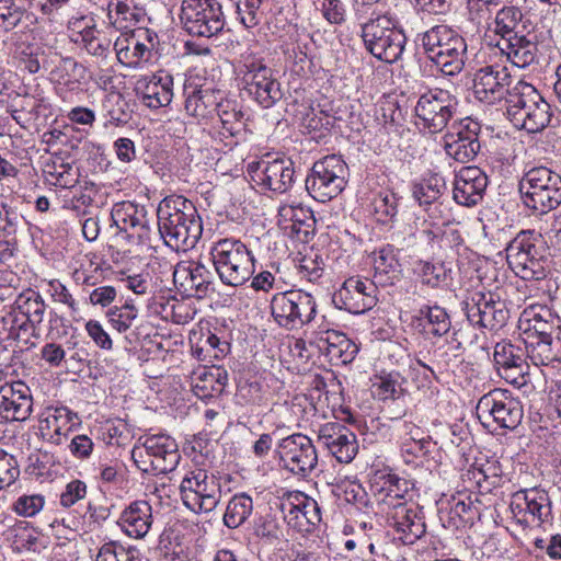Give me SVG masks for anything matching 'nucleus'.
<instances>
[{"label":"nucleus","mask_w":561,"mask_h":561,"mask_svg":"<svg viewBox=\"0 0 561 561\" xmlns=\"http://www.w3.org/2000/svg\"><path fill=\"white\" fill-rule=\"evenodd\" d=\"M87 495V484L81 480H72L67 483L65 490L60 494V504L64 507H70Z\"/></svg>","instance_id":"nucleus-56"},{"label":"nucleus","mask_w":561,"mask_h":561,"mask_svg":"<svg viewBox=\"0 0 561 561\" xmlns=\"http://www.w3.org/2000/svg\"><path fill=\"white\" fill-rule=\"evenodd\" d=\"M33 411L30 388L23 381L4 383L0 387V414L12 421H25Z\"/></svg>","instance_id":"nucleus-25"},{"label":"nucleus","mask_w":561,"mask_h":561,"mask_svg":"<svg viewBox=\"0 0 561 561\" xmlns=\"http://www.w3.org/2000/svg\"><path fill=\"white\" fill-rule=\"evenodd\" d=\"M249 171L253 173V180L266 190L284 194L295 183L294 163L288 158L262 159L249 164Z\"/></svg>","instance_id":"nucleus-19"},{"label":"nucleus","mask_w":561,"mask_h":561,"mask_svg":"<svg viewBox=\"0 0 561 561\" xmlns=\"http://www.w3.org/2000/svg\"><path fill=\"white\" fill-rule=\"evenodd\" d=\"M382 483H375L373 485L375 495L377 496L378 505L381 513L386 510H392L394 506H401L409 503L404 500V494L408 492V481L400 479L396 474H386L381 477Z\"/></svg>","instance_id":"nucleus-39"},{"label":"nucleus","mask_w":561,"mask_h":561,"mask_svg":"<svg viewBox=\"0 0 561 561\" xmlns=\"http://www.w3.org/2000/svg\"><path fill=\"white\" fill-rule=\"evenodd\" d=\"M144 449L151 459V466L160 472L175 469L180 454L176 442L168 435H152L146 438Z\"/></svg>","instance_id":"nucleus-33"},{"label":"nucleus","mask_w":561,"mask_h":561,"mask_svg":"<svg viewBox=\"0 0 561 561\" xmlns=\"http://www.w3.org/2000/svg\"><path fill=\"white\" fill-rule=\"evenodd\" d=\"M26 225L22 214L8 203H0V233L3 238L16 239L18 232Z\"/></svg>","instance_id":"nucleus-49"},{"label":"nucleus","mask_w":561,"mask_h":561,"mask_svg":"<svg viewBox=\"0 0 561 561\" xmlns=\"http://www.w3.org/2000/svg\"><path fill=\"white\" fill-rule=\"evenodd\" d=\"M528 358L536 366H548L561 360V343L559 340L525 339Z\"/></svg>","instance_id":"nucleus-42"},{"label":"nucleus","mask_w":561,"mask_h":561,"mask_svg":"<svg viewBox=\"0 0 561 561\" xmlns=\"http://www.w3.org/2000/svg\"><path fill=\"white\" fill-rule=\"evenodd\" d=\"M449 343L456 351L455 357H460L467 351L473 354L481 353L486 357L490 355L485 331L478 322H472L468 319L467 322L461 323L459 328L454 330Z\"/></svg>","instance_id":"nucleus-34"},{"label":"nucleus","mask_w":561,"mask_h":561,"mask_svg":"<svg viewBox=\"0 0 561 561\" xmlns=\"http://www.w3.org/2000/svg\"><path fill=\"white\" fill-rule=\"evenodd\" d=\"M364 46L375 58L387 64L401 59L407 36L398 21L388 14L370 18L362 25Z\"/></svg>","instance_id":"nucleus-4"},{"label":"nucleus","mask_w":561,"mask_h":561,"mask_svg":"<svg viewBox=\"0 0 561 561\" xmlns=\"http://www.w3.org/2000/svg\"><path fill=\"white\" fill-rule=\"evenodd\" d=\"M556 318L551 311L543 307H530L526 309L520 318V328L526 339H549L556 328Z\"/></svg>","instance_id":"nucleus-38"},{"label":"nucleus","mask_w":561,"mask_h":561,"mask_svg":"<svg viewBox=\"0 0 561 561\" xmlns=\"http://www.w3.org/2000/svg\"><path fill=\"white\" fill-rule=\"evenodd\" d=\"M542 236L535 230L520 231L506 247V259L510 265L528 270L541 254Z\"/></svg>","instance_id":"nucleus-32"},{"label":"nucleus","mask_w":561,"mask_h":561,"mask_svg":"<svg viewBox=\"0 0 561 561\" xmlns=\"http://www.w3.org/2000/svg\"><path fill=\"white\" fill-rule=\"evenodd\" d=\"M183 504L194 513L213 512L221 499V483L214 474L196 468L186 472L180 484Z\"/></svg>","instance_id":"nucleus-9"},{"label":"nucleus","mask_w":561,"mask_h":561,"mask_svg":"<svg viewBox=\"0 0 561 561\" xmlns=\"http://www.w3.org/2000/svg\"><path fill=\"white\" fill-rule=\"evenodd\" d=\"M110 316L114 328L124 332L130 327L131 321L137 317V312L135 308H130L128 312L115 308L110 311Z\"/></svg>","instance_id":"nucleus-60"},{"label":"nucleus","mask_w":561,"mask_h":561,"mask_svg":"<svg viewBox=\"0 0 561 561\" xmlns=\"http://www.w3.org/2000/svg\"><path fill=\"white\" fill-rule=\"evenodd\" d=\"M180 19L183 28L196 37L210 38L225 26L222 7L218 0H184Z\"/></svg>","instance_id":"nucleus-10"},{"label":"nucleus","mask_w":561,"mask_h":561,"mask_svg":"<svg viewBox=\"0 0 561 561\" xmlns=\"http://www.w3.org/2000/svg\"><path fill=\"white\" fill-rule=\"evenodd\" d=\"M476 413L484 427L515 430L522 422V403L507 390L493 389L483 394L476 407Z\"/></svg>","instance_id":"nucleus-6"},{"label":"nucleus","mask_w":561,"mask_h":561,"mask_svg":"<svg viewBox=\"0 0 561 561\" xmlns=\"http://www.w3.org/2000/svg\"><path fill=\"white\" fill-rule=\"evenodd\" d=\"M72 41L81 45L88 54L102 58L108 55L112 45L111 38L99 31L95 25L85 26L75 35Z\"/></svg>","instance_id":"nucleus-45"},{"label":"nucleus","mask_w":561,"mask_h":561,"mask_svg":"<svg viewBox=\"0 0 561 561\" xmlns=\"http://www.w3.org/2000/svg\"><path fill=\"white\" fill-rule=\"evenodd\" d=\"M321 13L330 24L341 25L346 21V8L342 0H323Z\"/></svg>","instance_id":"nucleus-55"},{"label":"nucleus","mask_w":561,"mask_h":561,"mask_svg":"<svg viewBox=\"0 0 561 561\" xmlns=\"http://www.w3.org/2000/svg\"><path fill=\"white\" fill-rule=\"evenodd\" d=\"M215 114L219 117L221 126L214 133L213 138L222 142L225 147L232 148L238 144L237 138L244 131L243 112L236 101L222 96Z\"/></svg>","instance_id":"nucleus-30"},{"label":"nucleus","mask_w":561,"mask_h":561,"mask_svg":"<svg viewBox=\"0 0 561 561\" xmlns=\"http://www.w3.org/2000/svg\"><path fill=\"white\" fill-rule=\"evenodd\" d=\"M425 318L431 325L428 332L435 336H443L450 330L449 316L438 306L427 307Z\"/></svg>","instance_id":"nucleus-52"},{"label":"nucleus","mask_w":561,"mask_h":561,"mask_svg":"<svg viewBox=\"0 0 561 561\" xmlns=\"http://www.w3.org/2000/svg\"><path fill=\"white\" fill-rule=\"evenodd\" d=\"M153 523L152 507L147 501L131 502L121 514L118 525L123 531L135 539H142Z\"/></svg>","instance_id":"nucleus-35"},{"label":"nucleus","mask_w":561,"mask_h":561,"mask_svg":"<svg viewBox=\"0 0 561 561\" xmlns=\"http://www.w3.org/2000/svg\"><path fill=\"white\" fill-rule=\"evenodd\" d=\"M493 362L497 374L507 382L523 383L527 368L524 348L511 341L497 342L494 345Z\"/></svg>","instance_id":"nucleus-23"},{"label":"nucleus","mask_w":561,"mask_h":561,"mask_svg":"<svg viewBox=\"0 0 561 561\" xmlns=\"http://www.w3.org/2000/svg\"><path fill=\"white\" fill-rule=\"evenodd\" d=\"M154 38L157 39V35L150 33L149 30H139L137 35L133 34L128 38L117 39L114 48L118 61L134 68L141 62L149 61L156 46Z\"/></svg>","instance_id":"nucleus-29"},{"label":"nucleus","mask_w":561,"mask_h":561,"mask_svg":"<svg viewBox=\"0 0 561 561\" xmlns=\"http://www.w3.org/2000/svg\"><path fill=\"white\" fill-rule=\"evenodd\" d=\"M386 523L393 528L403 545H413L426 534L423 510L414 503H404L386 510Z\"/></svg>","instance_id":"nucleus-20"},{"label":"nucleus","mask_w":561,"mask_h":561,"mask_svg":"<svg viewBox=\"0 0 561 561\" xmlns=\"http://www.w3.org/2000/svg\"><path fill=\"white\" fill-rule=\"evenodd\" d=\"M244 68V90L261 107L271 108L283 99L284 92L276 78V71L267 67L262 59H249Z\"/></svg>","instance_id":"nucleus-11"},{"label":"nucleus","mask_w":561,"mask_h":561,"mask_svg":"<svg viewBox=\"0 0 561 561\" xmlns=\"http://www.w3.org/2000/svg\"><path fill=\"white\" fill-rule=\"evenodd\" d=\"M426 57L446 76L459 75L468 59L466 39L448 25H435L421 35Z\"/></svg>","instance_id":"nucleus-2"},{"label":"nucleus","mask_w":561,"mask_h":561,"mask_svg":"<svg viewBox=\"0 0 561 561\" xmlns=\"http://www.w3.org/2000/svg\"><path fill=\"white\" fill-rule=\"evenodd\" d=\"M173 99V77L167 71H158L145 84L141 92L144 105L149 108H160L171 103Z\"/></svg>","instance_id":"nucleus-37"},{"label":"nucleus","mask_w":561,"mask_h":561,"mask_svg":"<svg viewBox=\"0 0 561 561\" xmlns=\"http://www.w3.org/2000/svg\"><path fill=\"white\" fill-rule=\"evenodd\" d=\"M518 191L526 207L547 214L561 204V175L547 167H535L524 173Z\"/></svg>","instance_id":"nucleus-5"},{"label":"nucleus","mask_w":561,"mask_h":561,"mask_svg":"<svg viewBox=\"0 0 561 561\" xmlns=\"http://www.w3.org/2000/svg\"><path fill=\"white\" fill-rule=\"evenodd\" d=\"M93 442L87 435H77L72 438L69 448L77 458L85 459L90 457L93 450Z\"/></svg>","instance_id":"nucleus-59"},{"label":"nucleus","mask_w":561,"mask_h":561,"mask_svg":"<svg viewBox=\"0 0 561 561\" xmlns=\"http://www.w3.org/2000/svg\"><path fill=\"white\" fill-rule=\"evenodd\" d=\"M116 297V289L113 286H101L90 294V301L93 305L106 307L111 305Z\"/></svg>","instance_id":"nucleus-61"},{"label":"nucleus","mask_w":561,"mask_h":561,"mask_svg":"<svg viewBox=\"0 0 561 561\" xmlns=\"http://www.w3.org/2000/svg\"><path fill=\"white\" fill-rule=\"evenodd\" d=\"M499 2H483L481 0H467L468 18L471 22L481 24L491 19L490 7L499 5Z\"/></svg>","instance_id":"nucleus-57"},{"label":"nucleus","mask_w":561,"mask_h":561,"mask_svg":"<svg viewBox=\"0 0 561 561\" xmlns=\"http://www.w3.org/2000/svg\"><path fill=\"white\" fill-rule=\"evenodd\" d=\"M481 126L469 117L454 124L444 137L446 153L454 160L466 163L474 159L480 151L479 134Z\"/></svg>","instance_id":"nucleus-18"},{"label":"nucleus","mask_w":561,"mask_h":561,"mask_svg":"<svg viewBox=\"0 0 561 561\" xmlns=\"http://www.w3.org/2000/svg\"><path fill=\"white\" fill-rule=\"evenodd\" d=\"M87 332L89 336L94 341V343L103 350L112 348V340L110 335L104 331L99 321L90 320L85 324Z\"/></svg>","instance_id":"nucleus-58"},{"label":"nucleus","mask_w":561,"mask_h":561,"mask_svg":"<svg viewBox=\"0 0 561 561\" xmlns=\"http://www.w3.org/2000/svg\"><path fill=\"white\" fill-rule=\"evenodd\" d=\"M525 23L524 14L518 7L504 5L495 13L490 30L506 42L524 33Z\"/></svg>","instance_id":"nucleus-40"},{"label":"nucleus","mask_w":561,"mask_h":561,"mask_svg":"<svg viewBox=\"0 0 561 561\" xmlns=\"http://www.w3.org/2000/svg\"><path fill=\"white\" fill-rule=\"evenodd\" d=\"M506 115L516 128L531 134L542 131L552 118L550 104L533 84L523 80L513 84Z\"/></svg>","instance_id":"nucleus-3"},{"label":"nucleus","mask_w":561,"mask_h":561,"mask_svg":"<svg viewBox=\"0 0 561 561\" xmlns=\"http://www.w3.org/2000/svg\"><path fill=\"white\" fill-rule=\"evenodd\" d=\"M42 358L51 366H58L65 358L64 348L56 343H47L41 351Z\"/></svg>","instance_id":"nucleus-63"},{"label":"nucleus","mask_w":561,"mask_h":561,"mask_svg":"<svg viewBox=\"0 0 561 561\" xmlns=\"http://www.w3.org/2000/svg\"><path fill=\"white\" fill-rule=\"evenodd\" d=\"M504 43L502 50L514 66L527 68L539 62L538 42L534 33L527 31Z\"/></svg>","instance_id":"nucleus-36"},{"label":"nucleus","mask_w":561,"mask_h":561,"mask_svg":"<svg viewBox=\"0 0 561 561\" xmlns=\"http://www.w3.org/2000/svg\"><path fill=\"white\" fill-rule=\"evenodd\" d=\"M523 497L525 499L526 513L530 524L540 525L548 519L551 514V505L546 491L537 488L523 490Z\"/></svg>","instance_id":"nucleus-47"},{"label":"nucleus","mask_w":561,"mask_h":561,"mask_svg":"<svg viewBox=\"0 0 561 561\" xmlns=\"http://www.w3.org/2000/svg\"><path fill=\"white\" fill-rule=\"evenodd\" d=\"M486 186L488 176L480 168L463 167L455 178L454 199L462 206H474L483 198Z\"/></svg>","instance_id":"nucleus-27"},{"label":"nucleus","mask_w":561,"mask_h":561,"mask_svg":"<svg viewBox=\"0 0 561 561\" xmlns=\"http://www.w3.org/2000/svg\"><path fill=\"white\" fill-rule=\"evenodd\" d=\"M107 16L113 24H119L121 28H127L139 23L145 11L135 4L134 0H111L107 4Z\"/></svg>","instance_id":"nucleus-44"},{"label":"nucleus","mask_w":561,"mask_h":561,"mask_svg":"<svg viewBox=\"0 0 561 561\" xmlns=\"http://www.w3.org/2000/svg\"><path fill=\"white\" fill-rule=\"evenodd\" d=\"M316 345L334 365H345L355 358L358 347L343 332L320 328L317 332Z\"/></svg>","instance_id":"nucleus-28"},{"label":"nucleus","mask_w":561,"mask_h":561,"mask_svg":"<svg viewBox=\"0 0 561 561\" xmlns=\"http://www.w3.org/2000/svg\"><path fill=\"white\" fill-rule=\"evenodd\" d=\"M192 388L201 398L214 397L221 393L220 387H215L213 368H198L192 374Z\"/></svg>","instance_id":"nucleus-50"},{"label":"nucleus","mask_w":561,"mask_h":561,"mask_svg":"<svg viewBox=\"0 0 561 561\" xmlns=\"http://www.w3.org/2000/svg\"><path fill=\"white\" fill-rule=\"evenodd\" d=\"M114 146L121 161L130 162L135 158V145L129 138H118Z\"/></svg>","instance_id":"nucleus-64"},{"label":"nucleus","mask_w":561,"mask_h":561,"mask_svg":"<svg viewBox=\"0 0 561 561\" xmlns=\"http://www.w3.org/2000/svg\"><path fill=\"white\" fill-rule=\"evenodd\" d=\"M371 264L375 271V277L387 276L389 279H393L400 272L398 270V260L394 257L393 250L390 245L382 247L378 251H375L371 255Z\"/></svg>","instance_id":"nucleus-48"},{"label":"nucleus","mask_w":561,"mask_h":561,"mask_svg":"<svg viewBox=\"0 0 561 561\" xmlns=\"http://www.w3.org/2000/svg\"><path fill=\"white\" fill-rule=\"evenodd\" d=\"M280 511L289 526L309 533L321 522L318 502L304 492H288L280 503Z\"/></svg>","instance_id":"nucleus-21"},{"label":"nucleus","mask_w":561,"mask_h":561,"mask_svg":"<svg viewBox=\"0 0 561 561\" xmlns=\"http://www.w3.org/2000/svg\"><path fill=\"white\" fill-rule=\"evenodd\" d=\"M14 304L20 309L23 318L20 320L16 316L8 313L2 317V330L7 331V339L19 340L21 331H27L28 327L35 328L43 321L45 305L41 295L33 290L26 289L20 293Z\"/></svg>","instance_id":"nucleus-17"},{"label":"nucleus","mask_w":561,"mask_h":561,"mask_svg":"<svg viewBox=\"0 0 561 561\" xmlns=\"http://www.w3.org/2000/svg\"><path fill=\"white\" fill-rule=\"evenodd\" d=\"M271 309L279 325L294 330L313 319L316 302L309 293L290 289L274 295Z\"/></svg>","instance_id":"nucleus-12"},{"label":"nucleus","mask_w":561,"mask_h":561,"mask_svg":"<svg viewBox=\"0 0 561 561\" xmlns=\"http://www.w3.org/2000/svg\"><path fill=\"white\" fill-rule=\"evenodd\" d=\"M44 496L39 494L20 496L14 503L16 514L25 517L36 515L44 506Z\"/></svg>","instance_id":"nucleus-54"},{"label":"nucleus","mask_w":561,"mask_h":561,"mask_svg":"<svg viewBox=\"0 0 561 561\" xmlns=\"http://www.w3.org/2000/svg\"><path fill=\"white\" fill-rule=\"evenodd\" d=\"M20 476V468L14 456L0 450V490L13 484Z\"/></svg>","instance_id":"nucleus-53"},{"label":"nucleus","mask_w":561,"mask_h":561,"mask_svg":"<svg viewBox=\"0 0 561 561\" xmlns=\"http://www.w3.org/2000/svg\"><path fill=\"white\" fill-rule=\"evenodd\" d=\"M376 291V283H341L332 296V302L339 309L359 314L375 306Z\"/></svg>","instance_id":"nucleus-24"},{"label":"nucleus","mask_w":561,"mask_h":561,"mask_svg":"<svg viewBox=\"0 0 561 561\" xmlns=\"http://www.w3.org/2000/svg\"><path fill=\"white\" fill-rule=\"evenodd\" d=\"M513 78L510 70L501 65H491L478 69L473 76V94L485 104L507 101L512 92Z\"/></svg>","instance_id":"nucleus-15"},{"label":"nucleus","mask_w":561,"mask_h":561,"mask_svg":"<svg viewBox=\"0 0 561 561\" xmlns=\"http://www.w3.org/2000/svg\"><path fill=\"white\" fill-rule=\"evenodd\" d=\"M158 227L167 245L176 251L193 249L202 237L201 217L192 202L182 197H167L157 209Z\"/></svg>","instance_id":"nucleus-1"},{"label":"nucleus","mask_w":561,"mask_h":561,"mask_svg":"<svg viewBox=\"0 0 561 561\" xmlns=\"http://www.w3.org/2000/svg\"><path fill=\"white\" fill-rule=\"evenodd\" d=\"M184 95L186 114L196 119H207L214 116L224 92L210 85L190 83L184 87Z\"/></svg>","instance_id":"nucleus-31"},{"label":"nucleus","mask_w":561,"mask_h":561,"mask_svg":"<svg viewBox=\"0 0 561 561\" xmlns=\"http://www.w3.org/2000/svg\"><path fill=\"white\" fill-rule=\"evenodd\" d=\"M398 201L399 198L392 192L379 193L373 202L374 210L379 220L387 221L392 220L398 214Z\"/></svg>","instance_id":"nucleus-51"},{"label":"nucleus","mask_w":561,"mask_h":561,"mask_svg":"<svg viewBox=\"0 0 561 561\" xmlns=\"http://www.w3.org/2000/svg\"><path fill=\"white\" fill-rule=\"evenodd\" d=\"M283 467L295 476L308 477L318 465V451L312 440L301 433L291 434L278 443Z\"/></svg>","instance_id":"nucleus-14"},{"label":"nucleus","mask_w":561,"mask_h":561,"mask_svg":"<svg viewBox=\"0 0 561 561\" xmlns=\"http://www.w3.org/2000/svg\"><path fill=\"white\" fill-rule=\"evenodd\" d=\"M457 99L445 90H434L420 96L414 113L416 125L430 133L442 131L457 111Z\"/></svg>","instance_id":"nucleus-13"},{"label":"nucleus","mask_w":561,"mask_h":561,"mask_svg":"<svg viewBox=\"0 0 561 561\" xmlns=\"http://www.w3.org/2000/svg\"><path fill=\"white\" fill-rule=\"evenodd\" d=\"M253 501L247 493L234 494L228 502L224 514V524L231 529L243 525L251 516Z\"/></svg>","instance_id":"nucleus-46"},{"label":"nucleus","mask_w":561,"mask_h":561,"mask_svg":"<svg viewBox=\"0 0 561 561\" xmlns=\"http://www.w3.org/2000/svg\"><path fill=\"white\" fill-rule=\"evenodd\" d=\"M438 234L423 221V228L408 224L393 234V240L401 249L433 250Z\"/></svg>","instance_id":"nucleus-41"},{"label":"nucleus","mask_w":561,"mask_h":561,"mask_svg":"<svg viewBox=\"0 0 561 561\" xmlns=\"http://www.w3.org/2000/svg\"><path fill=\"white\" fill-rule=\"evenodd\" d=\"M446 188L444 179L434 173L412 182L411 194L413 199L425 210L436 203Z\"/></svg>","instance_id":"nucleus-43"},{"label":"nucleus","mask_w":561,"mask_h":561,"mask_svg":"<svg viewBox=\"0 0 561 561\" xmlns=\"http://www.w3.org/2000/svg\"><path fill=\"white\" fill-rule=\"evenodd\" d=\"M463 310L469 321L478 322L483 329H500L508 319L505 302L495 299L492 293H471L463 301Z\"/></svg>","instance_id":"nucleus-16"},{"label":"nucleus","mask_w":561,"mask_h":561,"mask_svg":"<svg viewBox=\"0 0 561 561\" xmlns=\"http://www.w3.org/2000/svg\"><path fill=\"white\" fill-rule=\"evenodd\" d=\"M347 165L341 157L331 154L314 162L305 186L309 195L325 203L336 197L346 185Z\"/></svg>","instance_id":"nucleus-7"},{"label":"nucleus","mask_w":561,"mask_h":561,"mask_svg":"<svg viewBox=\"0 0 561 561\" xmlns=\"http://www.w3.org/2000/svg\"><path fill=\"white\" fill-rule=\"evenodd\" d=\"M511 511L514 517L520 524L529 525L530 519L528 518V514L526 513L525 499L523 497V490L517 491L513 494L511 501Z\"/></svg>","instance_id":"nucleus-62"},{"label":"nucleus","mask_w":561,"mask_h":561,"mask_svg":"<svg viewBox=\"0 0 561 561\" xmlns=\"http://www.w3.org/2000/svg\"><path fill=\"white\" fill-rule=\"evenodd\" d=\"M211 255L213 266L220 280H250L256 271L251 252L240 240L218 241L213 248Z\"/></svg>","instance_id":"nucleus-8"},{"label":"nucleus","mask_w":561,"mask_h":561,"mask_svg":"<svg viewBox=\"0 0 561 561\" xmlns=\"http://www.w3.org/2000/svg\"><path fill=\"white\" fill-rule=\"evenodd\" d=\"M318 438L341 463H350L358 451L356 435L339 422L323 424Z\"/></svg>","instance_id":"nucleus-22"},{"label":"nucleus","mask_w":561,"mask_h":561,"mask_svg":"<svg viewBox=\"0 0 561 561\" xmlns=\"http://www.w3.org/2000/svg\"><path fill=\"white\" fill-rule=\"evenodd\" d=\"M146 216L145 206L128 201L115 204L111 211L113 224L119 231L125 232L127 238H135L140 242L149 238Z\"/></svg>","instance_id":"nucleus-26"}]
</instances>
